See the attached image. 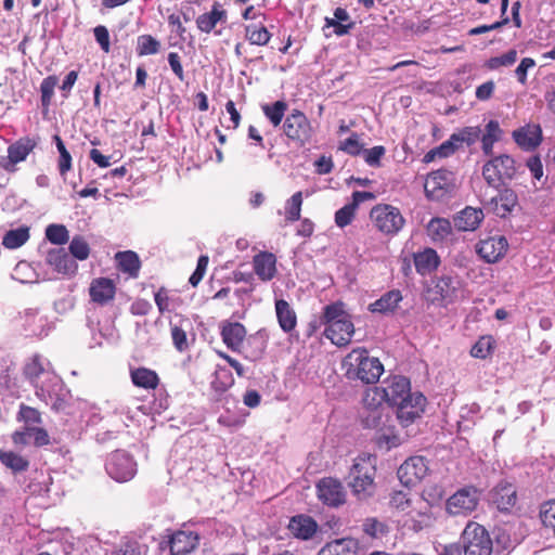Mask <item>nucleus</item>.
<instances>
[{"mask_svg": "<svg viewBox=\"0 0 555 555\" xmlns=\"http://www.w3.org/2000/svg\"><path fill=\"white\" fill-rule=\"evenodd\" d=\"M322 323L325 324V336L336 346H347L354 334V326L345 305L337 301L323 309Z\"/></svg>", "mask_w": 555, "mask_h": 555, "instance_id": "obj_1", "label": "nucleus"}, {"mask_svg": "<svg viewBox=\"0 0 555 555\" xmlns=\"http://www.w3.org/2000/svg\"><path fill=\"white\" fill-rule=\"evenodd\" d=\"M461 544L443 546L440 555H491L492 540L488 531L479 524L469 522L462 533Z\"/></svg>", "mask_w": 555, "mask_h": 555, "instance_id": "obj_2", "label": "nucleus"}, {"mask_svg": "<svg viewBox=\"0 0 555 555\" xmlns=\"http://www.w3.org/2000/svg\"><path fill=\"white\" fill-rule=\"evenodd\" d=\"M346 376L349 379H360L365 384H375L384 372V365L378 358L370 357L365 348H356L344 359Z\"/></svg>", "mask_w": 555, "mask_h": 555, "instance_id": "obj_3", "label": "nucleus"}, {"mask_svg": "<svg viewBox=\"0 0 555 555\" xmlns=\"http://www.w3.org/2000/svg\"><path fill=\"white\" fill-rule=\"evenodd\" d=\"M376 456L363 453L357 456L349 472V487L359 500H365L374 493Z\"/></svg>", "mask_w": 555, "mask_h": 555, "instance_id": "obj_4", "label": "nucleus"}, {"mask_svg": "<svg viewBox=\"0 0 555 555\" xmlns=\"http://www.w3.org/2000/svg\"><path fill=\"white\" fill-rule=\"evenodd\" d=\"M515 160L507 154L492 156L482 167V177L487 184L500 190L516 176Z\"/></svg>", "mask_w": 555, "mask_h": 555, "instance_id": "obj_5", "label": "nucleus"}, {"mask_svg": "<svg viewBox=\"0 0 555 555\" xmlns=\"http://www.w3.org/2000/svg\"><path fill=\"white\" fill-rule=\"evenodd\" d=\"M370 219L377 231L395 236L404 227L405 219L399 208L389 204H377L370 211Z\"/></svg>", "mask_w": 555, "mask_h": 555, "instance_id": "obj_6", "label": "nucleus"}, {"mask_svg": "<svg viewBox=\"0 0 555 555\" xmlns=\"http://www.w3.org/2000/svg\"><path fill=\"white\" fill-rule=\"evenodd\" d=\"M455 189L454 175L448 170H437L427 176L424 190L427 198L441 201Z\"/></svg>", "mask_w": 555, "mask_h": 555, "instance_id": "obj_7", "label": "nucleus"}, {"mask_svg": "<svg viewBox=\"0 0 555 555\" xmlns=\"http://www.w3.org/2000/svg\"><path fill=\"white\" fill-rule=\"evenodd\" d=\"M133 459L124 451H115L107 459L105 468L107 474L118 482L130 480L137 472Z\"/></svg>", "mask_w": 555, "mask_h": 555, "instance_id": "obj_8", "label": "nucleus"}, {"mask_svg": "<svg viewBox=\"0 0 555 555\" xmlns=\"http://www.w3.org/2000/svg\"><path fill=\"white\" fill-rule=\"evenodd\" d=\"M479 492L475 487H464L447 501V511L452 515H467L476 509Z\"/></svg>", "mask_w": 555, "mask_h": 555, "instance_id": "obj_9", "label": "nucleus"}, {"mask_svg": "<svg viewBox=\"0 0 555 555\" xmlns=\"http://www.w3.org/2000/svg\"><path fill=\"white\" fill-rule=\"evenodd\" d=\"M428 473V465L423 456H411L398 468V478L405 487L415 486Z\"/></svg>", "mask_w": 555, "mask_h": 555, "instance_id": "obj_10", "label": "nucleus"}, {"mask_svg": "<svg viewBox=\"0 0 555 555\" xmlns=\"http://www.w3.org/2000/svg\"><path fill=\"white\" fill-rule=\"evenodd\" d=\"M507 248V240L502 235L481 240L476 246L477 254L488 263L498 262L505 256Z\"/></svg>", "mask_w": 555, "mask_h": 555, "instance_id": "obj_11", "label": "nucleus"}, {"mask_svg": "<svg viewBox=\"0 0 555 555\" xmlns=\"http://www.w3.org/2000/svg\"><path fill=\"white\" fill-rule=\"evenodd\" d=\"M426 405V398L421 392H414L412 397L397 404V418L404 427L420 418Z\"/></svg>", "mask_w": 555, "mask_h": 555, "instance_id": "obj_12", "label": "nucleus"}, {"mask_svg": "<svg viewBox=\"0 0 555 555\" xmlns=\"http://www.w3.org/2000/svg\"><path fill=\"white\" fill-rule=\"evenodd\" d=\"M318 498L328 506H339L345 503L346 493L343 485L333 478H323L317 485Z\"/></svg>", "mask_w": 555, "mask_h": 555, "instance_id": "obj_13", "label": "nucleus"}, {"mask_svg": "<svg viewBox=\"0 0 555 555\" xmlns=\"http://www.w3.org/2000/svg\"><path fill=\"white\" fill-rule=\"evenodd\" d=\"M384 390L387 403L396 406L402 404L405 400L414 395L411 392L410 380L404 376H393L388 382L386 387H382Z\"/></svg>", "mask_w": 555, "mask_h": 555, "instance_id": "obj_14", "label": "nucleus"}, {"mask_svg": "<svg viewBox=\"0 0 555 555\" xmlns=\"http://www.w3.org/2000/svg\"><path fill=\"white\" fill-rule=\"evenodd\" d=\"M116 283L108 278L93 279L89 286L91 302L98 306H107L114 301Z\"/></svg>", "mask_w": 555, "mask_h": 555, "instance_id": "obj_15", "label": "nucleus"}, {"mask_svg": "<svg viewBox=\"0 0 555 555\" xmlns=\"http://www.w3.org/2000/svg\"><path fill=\"white\" fill-rule=\"evenodd\" d=\"M490 502L501 512H509L517 502V491L512 483H499L490 492Z\"/></svg>", "mask_w": 555, "mask_h": 555, "instance_id": "obj_16", "label": "nucleus"}, {"mask_svg": "<svg viewBox=\"0 0 555 555\" xmlns=\"http://www.w3.org/2000/svg\"><path fill=\"white\" fill-rule=\"evenodd\" d=\"M35 143L31 141H16L8 147V155L0 160L1 167L9 172L16 170V164L26 159L28 154L34 150Z\"/></svg>", "mask_w": 555, "mask_h": 555, "instance_id": "obj_17", "label": "nucleus"}, {"mask_svg": "<svg viewBox=\"0 0 555 555\" xmlns=\"http://www.w3.org/2000/svg\"><path fill=\"white\" fill-rule=\"evenodd\" d=\"M199 543V537L193 531L180 530L175 532L168 542V548L175 555H189Z\"/></svg>", "mask_w": 555, "mask_h": 555, "instance_id": "obj_18", "label": "nucleus"}, {"mask_svg": "<svg viewBox=\"0 0 555 555\" xmlns=\"http://www.w3.org/2000/svg\"><path fill=\"white\" fill-rule=\"evenodd\" d=\"M310 122L304 113L294 111L284 122V132L287 139H306L310 135Z\"/></svg>", "mask_w": 555, "mask_h": 555, "instance_id": "obj_19", "label": "nucleus"}, {"mask_svg": "<svg viewBox=\"0 0 555 555\" xmlns=\"http://www.w3.org/2000/svg\"><path fill=\"white\" fill-rule=\"evenodd\" d=\"M493 212L500 218H506L518 206V196L511 189H502L489 202Z\"/></svg>", "mask_w": 555, "mask_h": 555, "instance_id": "obj_20", "label": "nucleus"}, {"mask_svg": "<svg viewBox=\"0 0 555 555\" xmlns=\"http://www.w3.org/2000/svg\"><path fill=\"white\" fill-rule=\"evenodd\" d=\"M221 337L232 351H240L246 337V328L238 322L225 321L221 325Z\"/></svg>", "mask_w": 555, "mask_h": 555, "instance_id": "obj_21", "label": "nucleus"}, {"mask_svg": "<svg viewBox=\"0 0 555 555\" xmlns=\"http://www.w3.org/2000/svg\"><path fill=\"white\" fill-rule=\"evenodd\" d=\"M287 528L296 539L309 540L315 534L318 524L312 517L300 514L291 518Z\"/></svg>", "mask_w": 555, "mask_h": 555, "instance_id": "obj_22", "label": "nucleus"}, {"mask_svg": "<svg viewBox=\"0 0 555 555\" xmlns=\"http://www.w3.org/2000/svg\"><path fill=\"white\" fill-rule=\"evenodd\" d=\"M254 270L261 281H270L276 273V258L272 253L261 251L254 259Z\"/></svg>", "mask_w": 555, "mask_h": 555, "instance_id": "obj_23", "label": "nucleus"}, {"mask_svg": "<svg viewBox=\"0 0 555 555\" xmlns=\"http://www.w3.org/2000/svg\"><path fill=\"white\" fill-rule=\"evenodd\" d=\"M47 262L59 273L72 274L77 270V263L64 248L50 250L47 255Z\"/></svg>", "mask_w": 555, "mask_h": 555, "instance_id": "obj_24", "label": "nucleus"}, {"mask_svg": "<svg viewBox=\"0 0 555 555\" xmlns=\"http://www.w3.org/2000/svg\"><path fill=\"white\" fill-rule=\"evenodd\" d=\"M403 297L399 289H392L385 293L379 299L370 304L369 310L373 313L391 314L395 313Z\"/></svg>", "mask_w": 555, "mask_h": 555, "instance_id": "obj_25", "label": "nucleus"}, {"mask_svg": "<svg viewBox=\"0 0 555 555\" xmlns=\"http://www.w3.org/2000/svg\"><path fill=\"white\" fill-rule=\"evenodd\" d=\"M359 543L352 538L337 539L326 543L318 555H357Z\"/></svg>", "mask_w": 555, "mask_h": 555, "instance_id": "obj_26", "label": "nucleus"}, {"mask_svg": "<svg viewBox=\"0 0 555 555\" xmlns=\"http://www.w3.org/2000/svg\"><path fill=\"white\" fill-rule=\"evenodd\" d=\"M275 314L281 330L289 334L297 326V314L285 299L275 300Z\"/></svg>", "mask_w": 555, "mask_h": 555, "instance_id": "obj_27", "label": "nucleus"}, {"mask_svg": "<svg viewBox=\"0 0 555 555\" xmlns=\"http://www.w3.org/2000/svg\"><path fill=\"white\" fill-rule=\"evenodd\" d=\"M130 378L135 387L145 390H154L159 385L158 374L147 367H135L130 370Z\"/></svg>", "mask_w": 555, "mask_h": 555, "instance_id": "obj_28", "label": "nucleus"}, {"mask_svg": "<svg viewBox=\"0 0 555 555\" xmlns=\"http://www.w3.org/2000/svg\"><path fill=\"white\" fill-rule=\"evenodd\" d=\"M483 219L481 209L466 207L454 218L455 227L461 231H474Z\"/></svg>", "mask_w": 555, "mask_h": 555, "instance_id": "obj_29", "label": "nucleus"}, {"mask_svg": "<svg viewBox=\"0 0 555 555\" xmlns=\"http://www.w3.org/2000/svg\"><path fill=\"white\" fill-rule=\"evenodd\" d=\"M227 20V12L216 2L210 12L203 13L196 18L197 28L203 33H210L218 22Z\"/></svg>", "mask_w": 555, "mask_h": 555, "instance_id": "obj_30", "label": "nucleus"}, {"mask_svg": "<svg viewBox=\"0 0 555 555\" xmlns=\"http://www.w3.org/2000/svg\"><path fill=\"white\" fill-rule=\"evenodd\" d=\"M413 258L415 269L422 275L433 272L439 266V257L436 250L431 248L415 253Z\"/></svg>", "mask_w": 555, "mask_h": 555, "instance_id": "obj_31", "label": "nucleus"}, {"mask_svg": "<svg viewBox=\"0 0 555 555\" xmlns=\"http://www.w3.org/2000/svg\"><path fill=\"white\" fill-rule=\"evenodd\" d=\"M459 282L451 276H441L437 280L434 292L437 295L434 299L451 302L456 298Z\"/></svg>", "mask_w": 555, "mask_h": 555, "instance_id": "obj_32", "label": "nucleus"}, {"mask_svg": "<svg viewBox=\"0 0 555 555\" xmlns=\"http://www.w3.org/2000/svg\"><path fill=\"white\" fill-rule=\"evenodd\" d=\"M115 259L120 271L126 272L133 278L138 275L140 270V260L134 251H119L116 254Z\"/></svg>", "mask_w": 555, "mask_h": 555, "instance_id": "obj_33", "label": "nucleus"}, {"mask_svg": "<svg viewBox=\"0 0 555 555\" xmlns=\"http://www.w3.org/2000/svg\"><path fill=\"white\" fill-rule=\"evenodd\" d=\"M388 420L386 410H362L361 422L364 427L383 430Z\"/></svg>", "mask_w": 555, "mask_h": 555, "instance_id": "obj_34", "label": "nucleus"}, {"mask_svg": "<svg viewBox=\"0 0 555 555\" xmlns=\"http://www.w3.org/2000/svg\"><path fill=\"white\" fill-rule=\"evenodd\" d=\"M384 390L382 387L369 388L362 399V410H386L385 402H387Z\"/></svg>", "mask_w": 555, "mask_h": 555, "instance_id": "obj_35", "label": "nucleus"}, {"mask_svg": "<svg viewBox=\"0 0 555 555\" xmlns=\"http://www.w3.org/2000/svg\"><path fill=\"white\" fill-rule=\"evenodd\" d=\"M451 231V223L444 218H434L427 225V233L434 241H443Z\"/></svg>", "mask_w": 555, "mask_h": 555, "instance_id": "obj_36", "label": "nucleus"}, {"mask_svg": "<svg viewBox=\"0 0 555 555\" xmlns=\"http://www.w3.org/2000/svg\"><path fill=\"white\" fill-rule=\"evenodd\" d=\"M245 38L256 46H266L270 39L271 34L263 25L250 24L245 27Z\"/></svg>", "mask_w": 555, "mask_h": 555, "instance_id": "obj_37", "label": "nucleus"}, {"mask_svg": "<svg viewBox=\"0 0 555 555\" xmlns=\"http://www.w3.org/2000/svg\"><path fill=\"white\" fill-rule=\"evenodd\" d=\"M24 436L33 438L34 444L37 447H43L49 444L50 438L46 429L40 427H28L25 433H15L13 440L15 443L24 442Z\"/></svg>", "mask_w": 555, "mask_h": 555, "instance_id": "obj_38", "label": "nucleus"}, {"mask_svg": "<svg viewBox=\"0 0 555 555\" xmlns=\"http://www.w3.org/2000/svg\"><path fill=\"white\" fill-rule=\"evenodd\" d=\"M0 461L5 467L10 468L13 473L25 472L29 466V462L25 457L12 451H0Z\"/></svg>", "mask_w": 555, "mask_h": 555, "instance_id": "obj_39", "label": "nucleus"}, {"mask_svg": "<svg viewBox=\"0 0 555 555\" xmlns=\"http://www.w3.org/2000/svg\"><path fill=\"white\" fill-rule=\"evenodd\" d=\"M29 238L28 228L22 227L18 229L10 230L5 233L2 240L4 247L14 249L24 245Z\"/></svg>", "mask_w": 555, "mask_h": 555, "instance_id": "obj_40", "label": "nucleus"}, {"mask_svg": "<svg viewBox=\"0 0 555 555\" xmlns=\"http://www.w3.org/2000/svg\"><path fill=\"white\" fill-rule=\"evenodd\" d=\"M46 369L40 356H34L25 365L24 374L34 384V386L41 387L38 385V379L41 375L46 374Z\"/></svg>", "mask_w": 555, "mask_h": 555, "instance_id": "obj_41", "label": "nucleus"}, {"mask_svg": "<svg viewBox=\"0 0 555 555\" xmlns=\"http://www.w3.org/2000/svg\"><path fill=\"white\" fill-rule=\"evenodd\" d=\"M375 443L379 449L389 451L392 448L400 446L401 439L393 433V429L383 427V430H378L375 437Z\"/></svg>", "mask_w": 555, "mask_h": 555, "instance_id": "obj_42", "label": "nucleus"}, {"mask_svg": "<svg viewBox=\"0 0 555 555\" xmlns=\"http://www.w3.org/2000/svg\"><path fill=\"white\" fill-rule=\"evenodd\" d=\"M261 109L273 126H279L287 109V103L285 101H276L272 104H263Z\"/></svg>", "mask_w": 555, "mask_h": 555, "instance_id": "obj_43", "label": "nucleus"}, {"mask_svg": "<svg viewBox=\"0 0 555 555\" xmlns=\"http://www.w3.org/2000/svg\"><path fill=\"white\" fill-rule=\"evenodd\" d=\"M59 82V79L56 76L51 75L46 77L40 85V92H41V105L43 112H48L49 107L52 102V98L54 95V89Z\"/></svg>", "mask_w": 555, "mask_h": 555, "instance_id": "obj_44", "label": "nucleus"}, {"mask_svg": "<svg viewBox=\"0 0 555 555\" xmlns=\"http://www.w3.org/2000/svg\"><path fill=\"white\" fill-rule=\"evenodd\" d=\"M302 205V193L296 192L291 196L285 205V218L288 222H294L300 219V211Z\"/></svg>", "mask_w": 555, "mask_h": 555, "instance_id": "obj_45", "label": "nucleus"}, {"mask_svg": "<svg viewBox=\"0 0 555 555\" xmlns=\"http://www.w3.org/2000/svg\"><path fill=\"white\" fill-rule=\"evenodd\" d=\"M160 43L151 35H142L138 38L137 52L140 56L158 53Z\"/></svg>", "mask_w": 555, "mask_h": 555, "instance_id": "obj_46", "label": "nucleus"}, {"mask_svg": "<svg viewBox=\"0 0 555 555\" xmlns=\"http://www.w3.org/2000/svg\"><path fill=\"white\" fill-rule=\"evenodd\" d=\"M46 237L52 244L63 245L68 242L69 235L65 225L50 224L46 229Z\"/></svg>", "mask_w": 555, "mask_h": 555, "instance_id": "obj_47", "label": "nucleus"}, {"mask_svg": "<svg viewBox=\"0 0 555 555\" xmlns=\"http://www.w3.org/2000/svg\"><path fill=\"white\" fill-rule=\"evenodd\" d=\"M36 396L46 404H50L51 408L55 411H61L66 405V401L63 398H61L59 395H53L51 391L47 390L42 385L41 387H37Z\"/></svg>", "mask_w": 555, "mask_h": 555, "instance_id": "obj_48", "label": "nucleus"}, {"mask_svg": "<svg viewBox=\"0 0 555 555\" xmlns=\"http://www.w3.org/2000/svg\"><path fill=\"white\" fill-rule=\"evenodd\" d=\"M494 340L491 336L480 337L472 347L470 354L474 358L486 359L493 349Z\"/></svg>", "mask_w": 555, "mask_h": 555, "instance_id": "obj_49", "label": "nucleus"}, {"mask_svg": "<svg viewBox=\"0 0 555 555\" xmlns=\"http://www.w3.org/2000/svg\"><path fill=\"white\" fill-rule=\"evenodd\" d=\"M44 319L36 311L25 313V327L31 335H41L43 332Z\"/></svg>", "mask_w": 555, "mask_h": 555, "instance_id": "obj_50", "label": "nucleus"}, {"mask_svg": "<svg viewBox=\"0 0 555 555\" xmlns=\"http://www.w3.org/2000/svg\"><path fill=\"white\" fill-rule=\"evenodd\" d=\"M69 251L73 257L79 260H86L90 254V247L87 241L81 236H75L69 244Z\"/></svg>", "mask_w": 555, "mask_h": 555, "instance_id": "obj_51", "label": "nucleus"}, {"mask_svg": "<svg viewBox=\"0 0 555 555\" xmlns=\"http://www.w3.org/2000/svg\"><path fill=\"white\" fill-rule=\"evenodd\" d=\"M540 518L542 524L555 533V500L547 501L541 505Z\"/></svg>", "mask_w": 555, "mask_h": 555, "instance_id": "obj_52", "label": "nucleus"}, {"mask_svg": "<svg viewBox=\"0 0 555 555\" xmlns=\"http://www.w3.org/2000/svg\"><path fill=\"white\" fill-rule=\"evenodd\" d=\"M513 139H542V129L539 124H527L513 131Z\"/></svg>", "mask_w": 555, "mask_h": 555, "instance_id": "obj_53", "label": "nucleus"}, {"mask_svg": "<svg viewBox=\"0 0 555 555\" xmlns=\"http://www.w3.org/2000/svg\"><path fill=\"white\" fill-rule=\"evenodd\" d=\"M357 209L354 208V205H351L350 203L341 207L335 212V223L339 228H345L349 225L354 217H356Z\"/></svg>", "mask_w": 555, "mask_h": 555, "instance_id": "obj_54", "label": "nucleus"}, {"mask_svg": "<svg viewBox=\"0 0 555 555\" xmlns=\"http://www.w3.org/2000/svg\"><path fill=\"white\" fill-rule=\"evenodd\" d=\"M456 146L453 144V141H444L440 146L429 151L424 156L425 163H430L435 160L436 157H448L455 152Z\"/></svg>", "mask_w": 555, "mask_h": 555, "instance_id": "obj_55", "label": "nucleus"}, {"mask_svg": "<svg viewBox=\"0 0 555 555\" xmlns=\"http://www.w3.org/2000/svg\"><path fill=\"white\" fill-rule=\"evenodd\" d=\"M171 338L176 349L183 352L189 349L186 332L178 325H171Z\"/></svg>", "mask_w": 555, "mask_h": 555, "instance_id": "obj_56", "label": "nucleus"}, {"mask_svg": "<svg viewBox=\"0 0 555 555\" xmlns=\"http://www.w3.org/2000/svg\"><path fill=\"white\" fill-rule=\"evenodd\" d=\"M56 147L60 153L59 170L62 176H65L72 168V156L64 145V141H56Z\"/></svg>", "mask_w": 555, "mask_h": 555, "instance_id": "obj_57", "label": "nucleus"}, {"mask_svg": "<svg viewBox=\"0 0 555 555\" xmlns=\"http://www.w3.org/2000/svg\"><path fill=\"white\" fill-rule=\"evenodd\" d=\"M385 529V525L375 518H367L363 524V531L372 538L380 537Z\"/></svg>", "mask_w": 555, "mask_h": 555, "instance_id": "obj_58", "label": "nucleus"}, {"mask_svg": "<svg viewBox=\"0 0 555 555\" xmlns=\"http://www.w3.org/2000/svg\"><path fill=\"white\" fill-rule=\"evenodd\" d=\"M385 154V147L382 145L363 150V158L370 166H378L380 158Z\"/></svg>", "mask_w": 555, "mask_h": 555, "instance_id": "obj_59", "label": "nucleus"}, {"mask_svg": "<svg viewBox=\"0 0 555 555\" xmlns=\"http://www.w3.org/2000/svg\"><path fill=\"white\" fill-rule=\"evenodd\" d=\"M21 420H23L25 423L28 424H40L41 423V415L38 410L35 408L21 404L20 406V413H18Z\"/></svg>", "mask_w": 555, "mask_h": 555, "instance_id": "obj_60", "label": "nucleus"}, {"mask_svg": "<svg viewBox=\"0 0 555 555\" xmlns=\"http://www.w3.org/2000/svg\"><path fill=\"white\" fill-rule=\"evenodd\" d=\"M93 34L103 52L108 53L111 51V42L107 28L103 25H99L93 29Z\"/></svg>", "mask_w": 555, "mask_h": 555, "instance_id": "obj_61", "label": "nucleus"}, {"mask_svg": "<svg viewBox=\"0 0 555 555\" xmlns=\"http://www.w3.org/2000/svg\"><path fill=\"white\" fill-rule=\"evenodd\" d=\"M535 66V61L531 57H524L517 68L515 69V75L517 77V80L521 85H526L527 82V73L529 69L533 68Z\"/></svg>", "mask_w": 555, "mask_h": 555, "instance_id": "obj_62", "label": "nucleus"}, {"mask_svg": "<svg viewBox=\"0 0 555 555\" xmlns=\"http://www.w3.org/2000/svg\"><path fill=\"white\" fill-rule=\"evenodd\" d=\"M391 506L404 511L410 505L409 493L406 491H396L390 499Z\"/></svg>", "mask_w": 555, "mask_h": 555, "instance_id": "obj_63", "label": "nucleus"}, {"mask_svg": "<svg viewBox=\"0 0 555 555\" xmlns=\"http://www.w3.org/2000/svg\"><path fill=\"white\" fill-rule=\"evenodd\" d=\"M169 65L180 81L184 80V72L181 64V59L177 52H170L168 54Z\"/></svg>", "mask_w": 555, "mask_h": 555, "instance_id": "obj_64", "label": "nucleus"}]
</instances>
